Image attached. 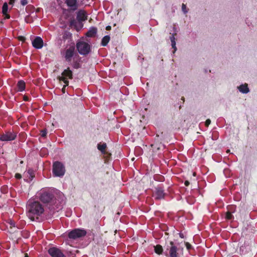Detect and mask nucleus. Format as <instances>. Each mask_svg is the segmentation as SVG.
I'll list each match as a JSON object with an SVG mask.
<instances>
[{
	"label": "nucleus",
	"mask_w": 257,
	"mask_h": 257,
	"mask_svg": "<svg viewBox=\"0 0 257 257\" xmlns=\"http://www.w3.org/2000/svg\"><path fill=\"white\" fill-rule=\"evenodd\" d=\"M27 216L31 220H34L35 217L41 215L44 211L42 205L37 201L29 200L27 205Z\"/></svg>",
	"instance_id": "1"
},
{
	"label": "nucleus",
	"mask_w": 257,
	"mask_h": 257,
	"mask_svg": "<svg viewBox=\"0 0 257 257\" xmlns=\"http://www.w3.org/2000/svg\"><path fill=\"white\" fill-rule=\"evenodd\" d=\"M166 251L168 252L166 255L169 257H179L182 253L183 248H178L173 241H171L169 245L167 246Z\"/></svg>",
	"instance_id": "2"
},
{
	"label": "nucleus",
	"mask_w": 257,
	"mask_h": 257,
	"mask_svg": "<svg viewBox=\"0 0 257 257\" xmlns=\"http://www.w3.org/2000/svg\"><path fill=\"white\" fill-rule=\"evenodd\" d=\"M76 48L78 52L82 55L88 54L91 50L90 45L84 41L78 42L76 43Z\"/></svg>",
	"instance_id": "3"
},
{
	"label": "nucleus",
	"mask_w": 257,
	"mask_h": 257,
	"mask_svg": "<svg viewBox=\"0 0 257 257\" xmlns=\"http://www.w3.org/2000/svg\"><path fill=\"white\" fill-rule=\"evenodd\" d=\"M65 172V167L62 163L56 162L53 164V173L55 176L62 177L64 175Z\"/></svg>",
	"instance_id": "4"
},
{
	"label": "nucleus",
	"mask_w": 257,
	"mask_h": 257,
	"mask_svg": "<svg viewBox=\"0 0 257 257\" xmlns=\"http://www.w3.org/2000/svg\"><path fill=\"white\" fill-rule=\"evenodd\" d=\"M72 72L70 70L69 68L64 70L62 73L61 76L58 77L59 81H62L65 84L63 89L66 86L68 85V79H72Z\"/></svg>",
	"instance_id": "5"
},
{
	"label": "nucleus",
	"mask_w": 257,
	"mask_h": 257,
	"mask_svg": "<svg viewBox=\"0 0 257 257\" xmlns=\"http://www.w3.org/2000/svg\"><path fill=\"white\" fill-rule=\"evenodd\" d=\"M40 200L44 203L50 202L53 199V194L49 191L43 190L39 193Z\"/></svg>",
	"instance_id": "6"
},
{
	"label": "nucleus",
	"mask_w": 257,
	"mask_h": 257,
	"mask_svg": "<svg viewBox=\"0 0 257 257\" xmlns=\"http://www.w3.org/2000/svg\"><path fill=\"white\" fill-rule=\"evenodd\" d=\"M86 231L84 229H75L69 233L68 236L70 238L76 239L86 235Z\"/></svg>",
	"instance_id": "7"
},
{
	"label": "nucleus",
	"mask_w": 257,
	"mask_h": 257,
	"mask_svg": "<svg viewBox=\"0 0 257 257\" xmlns=\"http://www.w3.org/2000/svg\"><path fill=\"white\" fill-rule=\"evenodd\" d=\"M74 50L75 47L74 46H71L66 49L64 55L66 61L68 62H70L71 61V58L74 55Z\"/></svg>",
	"instance_id": "8"
},
{
	"label": "nucleus",
	"mask_w": 257,
	"mask_h": 257,
	"mask_svg": "<svg viewBox=\"0 0 257 257\" xmlns=\"http://www.w3.org/2000/svg\"><path fill=\"white\" fill-rule=\"evenodd\" d=\"M16 135L13 132H7L0 137V140L2 141H10L15 139Z\"/></svg>",
	"instance_id": "9"
},
{
	"label": "nucleus",
	"mask_w": 257,
	"mask_h": 257,
	"mask_svg": "<svg viewBox=\"0 0 257 257\" xmlns=\"http://www.w3.org/2000/svg\"><path fill=\"white\" fill-rule=\"evenodd\" d=\"M48 252L52 257H66L59 249L56 247L50 248Z\"/></svg>",
	"instance_id": "10"
},
{
	"label": "nucleus",
	"mask_w": 257,
	"mask_h": 257,
	"mask_svg": "<svg viewBox=\"0 0 257 257\" xmlns=\"http://www.w3.org/2000/svg\"><path fill=\"white\" fill-rule=\"evenodd\" d=\"M67 6L72 11H75L78 9V4L77 0H65Z\"/></svg>",
	"instance_id": "11"
},
{
	"label": "nucleus",
	"mask_w": 257,
	"mask_h": 257,
	"mask_svg": "<svg viewBox=\"0 0 257 257\" xmlns=\"http://www.w3.org/2000/svg\"><path fill=\"white\" fill-rule=\"evenodd\" d=\"M32 45L36 49H41L43 46V41L40 37H37L32 42Z\"/></svg>",
	"instance_id": "12"
},
{
	"label": "nucleus",
	"mask_w": 257,
	"mask_h": 257,
	"mask_svg": "<svg viewBox=\"0 0 257 257\" xmlns=\"http://www.w3.org/2000/svg\"><path fill=\"white\" fill-rule=\"evenodd\" d=\"M77 19L78 21L82 22L87 20V16L85 11H79L77 13Z\"/></svg>",
	"instance_id": "13"
},
{
	"label": "nucleus",
	"mask_w": 257,
	"mask_h": 257,
	"mask_svg": "<svg viewBox=\"0 0 257 257\" xmlns=\"http://www.w3.org/2000/svg\"><path fill=\"white\" fill-rule=\"evenodd\" d=\"M155 197L157 199H161L164 197L165 194L163 190L161 188H157L156 189L155 193Z\"/></svg>",
	"instance_id": "14"
},
{
	"label": "nucleus",
	"mask_w": 257,
	"mask_h": 257,
	"mask_svg": "<svg viewBox=\"0 0 257 257\" xmlns=\"http://www.w3.org/2000/svg\"><path fill=\"white\" fill-rule=\"evenodd\" d=\"M97 33V29L94 27L91 28L86 33V36L88 37H94Z\"/></svg>",
	"instance_id": "15"
},
{
	"label": "nucleus",
	"mask_w": 257,
	"mask_h": 257,
	"mask_svg": "<svg viewBox=\"0 0 257 257\" xmlns=\"http://www.w3.org/2000/svg\"><path fill=\"white\" fill-rule=\"evenodd\" d=\"M25 175L27 177L30 181L32 180L33 178L35 177V174L34 171L31 169H29L25 173Z\"/></svg>",
	"instance_id": "16"
},
{
	"label": "nucleus",
	"mask_w": 257,
	"mask_h": 257,
	"mask_svg": "<svg viewBox=\"0 0 257 257\" xmlns=\"http://www.w3.org/2000/svg\"><path fill=\"white\" fill-rule=\"evenodd\" d=\"M238 88L239 90L243 93H247L249 92V89L247 87V85L246 84L240 85Z\"/></svg>",
	"instance_id": "17"
},
{
	"label": "nucleus",
	"mask_w": 257,
	"mask_h": 257,
	"mask_svg": "<svg viewBox=\"0 0 257 257\" xmlns=\"http://www.w3.org/2000/svg\"><path fill=\"white\" fill-rule=\"evenodd\" d=\"M18 90L19 91H23L25 89V83L22 80H20L17 84Z\"/></svg>",
	"instance_id": "18"
},
{
	"label": "nucleus",
	"mask_w": 257,
	"mask_h": 257,
	"mask_svg": "<svg viewBox=\"0 0 257 257\" xmlns=\"http://www.w3.org/2000/svg\"><path fill=\"white\" fill-rule=\"evenodd\" d=\"M154 249H155V252L158 254H162L163 251V249L162 246L159 244L154 246Z\"/></svg>",
	"instance_id": "19"
},
{
	"label": "nucleus",
	"mask_w": 257,
	"mask_h": 257,
	"mask_svg": "<svg viewBox=\"0 0 257 257\" xmlns=\"http://www.w3.org/2000/svg\"><path fill=\"white\" fill-rule=\"evenodd\" d=\"M110 40V37L109 36H104L101 41V44L103 46H105L107 45L108 43L109 42Z\"/></svg>",
	"instance_id": "20"
},
{
	"label": "nucleus",
	"mask_w": 257,
	"mask_h": 257,
	"mask_svg": "<svg viewBox=\"0 0 257 257\" xmlns=\"http://www.w3.org/2000/svg\"><path fill=\"white\" fill-rule=\"evenodd\" d=\"M170 40L171 42V45L172 46V48L174 49V53L176 51L177 48L176 47V42H175V38L174 35H172L170 37Z\"/></svg>",
	"instance_id": "21"
},
{
	"label": "nucleus",
	"mask_w": 257,
	"mask_h": 257,
	"mask_svg": "<svg viewBox=\"0 0 257 257\" xmlns=\"http://www.w3.org/2000/svg\"><path fill=\"white\" fill-rule=\"evenodd\" d=\"M106 147V145L105 143H103L102 144H98L97 148L101 152H104L105 149Z\"/></svg>",
	"instance_id": "22"
},
{
	"label": "nucleus",
	"mask_w": 257,
	"mask_h": 257,
	"mask_svg": "<svg viewBox=\"0 0 257 257\" xmlns=\"http://www.w3.org/2000/svg\"><path fill=\"white\" fill-rule=\"evenodd\" d=\"M8 10V6L7 3H5L2 8V13L3 15H6Z\"/></svg>",
	"instance_id": "23"
},
{
	"label": "nucleus",
	"mask_w": 257,
	"mask_h": 257,
	"mask_svg": "<svg viewBox=\"0 0 257 257\" xmlns=\"http://www.w3.org/2000/svg\"><path fill=\"white\" fill-rule=\"evenodd\" d=\"M226 218L227 219H231L232 218V215L229 212H227L226 214Z\"/></svg>",
	"instance_id": "24"
},
{
	"label": "nucleus",
	"mask_w": 257,
	"mask_h": 257,
	"mask_svg": "<svg viewBox=\"0 0 257 257\" xmlns=\"http://www.w3.org/2000/svg\"><path fill=\"white\" fill-rule=\"evenodd\" d=\"M47 135V131L45 130H42L41 131V136L42 137H45Z\"/></svg>",
	"instance_id": "25"
},
{
	"label": "nucleus",
	"mask_w": 257,
	"mask_h": 257,
	"mask_svg": "<svg viewBox=\"0 0 257 257\" xmlns=\"http://www.w3.org/2000/svg\"><path fill=\"white\" fill-rule=\"evenodd\" d=\"M182 11L184 12V13H186L187 11H186V6L184 4H182Z\"/></svg>",
	"instance_id": "26"
},
{
	"label": "nucleus",
	"mask_w": 257,
	"mask_h": 257,
	"mask_svg": "<svg viewBox=\"0 0 257 257\" xmlns=\"http://www.w3.org/2000/svg\"><path fill=\"white\" fill-rule=\"evenodd\" d=\"M21 4L22 6H25L28 4L27 0H21Z\"/></svg>",
	"instance_id": "27"
},
{
	"label": "nucleus",
	"mask_w": 257,
	"mask_h": 257,
	"mask_svg": "<svg viewBox=\"0 0 257 257\" xmlns=\"http://www.w3.org/2000/svg\"><path fill=\"white\" fill-rule=\"evenodd\" d=\"M211 123V120L209 119H207L205 121V125L208 126Z\"/></svg>",
	"instance_id": "28"
},
{
	"label": "nucleus",
	"mask_w": 257,
	"mask_h": 257,
	"mask_svg": "<svg viewBox=\"0 0 257 257\" xmlns=\"http://www.w3.org/2000/svg\"><path fill=\"white\" fill-rule=\"evenodd\" d=\"M185 245H186V246L187 247V248L189 250L191 248V245L190 244H189L188 242H186L185 243Z\"/></svg>",
	"instance_id": "29"
},
{
	"label": "nucleus",
	"mask_w": 257,
	"mask_h": 257,
	"mask_svg": "<svg viewBox=\"0 0 257 257\" xmlns=\"http://www.w3.org/2000/svg\"><path fill=\"white\" fill-rule=\"evenodd\" d=\"M15 177H16L17 179H20V178H21L22 176H21V175L20 174L17 173V174H16V175H15Z\"/></svg>",
	"instance_id": "30"
},
{
	"label": "nucleus",
	"mask_w": 257,
	"mask_h": 257,
	"mask_svg": "<svg viewBox=\"0 0 257 257\" xmlns=\"http://www.w3.org/2000/svg\"><path fill=\"white\" fill-rule=\"evenodd\" d=\"M19 40H21V41H24L25 40V37H23V36H21V37H19Z\"/></svg>",
	"instance_id": "31"
},
{
	"label": "nucleus",
	"mask_w": 257,
	"mask_h": 257,
	"mask_svg": "<svg viewBox=\"0 0 257 257\" xmlns=\"http://www.w3.org/2000/svg\"><path fill=\"white\" fill-rule=\"evenodd\" d=\"M16 0H10V5H13L15 3Z\"/></svg>",
	"instance_id": "32"
},
{
	"label": "nucleus",
	"mask_w": 257,
	"mask_h": 257,
	"mask_svg": "<svg viewBox=\"0 0 257 257\" xmlns=\"http://www.w3.org/2000/svg\"><path fill=\"white\" fill-rule=\"evenodd\" d=\"M179 236L181 238H182L184 237V236L182 233H180Z\"/></svg>",
	"instance_id": "33"
},
{
	"label": "nucleus",
	"mask_w": 257,
	"mask_h": 257,
	"mask_svg": "<svg viewBox=\"0 0 257 257\" xmlns=\"http://www.w3.org/2000/svg\"><path fill=\"white\" fill-rule=\"evenodd\" d=\"M189 181H186L185 182V185L186 186H188V185H189Z\"/></svg>",
	"instance_id": "34"
},
{
	"label": "nucleus",
	"mask_w": 257,
	"mask_h": 257,
	"mask_svg": "<svg viewBox=\"0 0 257 257\" xmlns=\"http://www.w3.org/2000/svg\"><path fill=\"white\" fill-rule=\"evenodd\" d=\"M106 29L107 30H110L111 29V27L110 26H108L106 27Z\"/></svg>",
	"instance_id": "35"
},
{
	"label": "nucleus",
	"mask_w": 257,
	"mask_h": 257,
	"mask_svg": "<svg viewBox=\"0 0 257 257\" xmlns=\"http://www.w3.org/2000/svg\"><path fill=\"white\" fill-rule=\"evenodd\" d=\"M74 22H75V21H74V20H72V21L70 22V25H71V26H72V25L74 24Z\"/></svg>",
	"instance_id": "36"
},
{
	"label": "nucleus",
	"mask_w": 257,
	"mask_h": 257,
	"mask_svg": "<svg viewBox=\"0 0 257 257\" xmlns=\"http://www.w3.org/2000/svg\"><path fill=\"white\" fill-rule=\"evenodd\" d=\"M6 15V19H9L10 18V16L9 15H7L6 14V15Z\"/></svg>",
	"instance_id": "37"
},
{
	"label": "nucleus",
	"mask_w": 257,
	"mask_h": 257,
	"mask_svg": "<svg viewBox=\"0 0 257 257\" xmlns=\"http://www.w3.org/2000/svg\"><path fill=\"white\" fill-rule=\"evenodd\" d=\"M25 257H28V254L26 253L25 255Z\"/></svg>",
	"instance_id": "38"
},
{
	"label": "nucleus",
	"mask_w": 257,
	"mask_h": 257,
	"mask_svg": "<svg viewBox=\"0 0 257 257\" xmlns=\"http://www.w3.org/2000/svg\"><path fill=\"white\" fill-rule=\"evenodd\" d=\"M229 151H230L229 150H227L226 152H227V153H228V152H229Z\"/></svg>",
	"instance_id": "39"
},
{
	"label": "nucleus",
	"mask_w": 257,
	"mask_h": 257,
	"mask_svg": "<svg viewBox=\"0 0 257 257\" xmlns=\"http://www.w3.org/2000/svg\"><path fill=\"white\" fill-rule=\"evenodd\" d=\"M24 99H25V100H27V98L26 97H25Z\"/></svg>",
	"instance_id": "40"
},
{
	"label": "nucleus",
	"mask_w": 257,
	"mask_h": 257,
	"mask_svg": "<svg viewBox=\"0 0 257 257\" xmlns=\"http://www.w3.org/2000/svg\"><path fill=\"white\" fill-rule=\"evenodd\" d=\"M26 21L27 22V23H28V21L27 20V19H26Z\"/></svg>",
	"instance_id": "41"
}]
</instances>
